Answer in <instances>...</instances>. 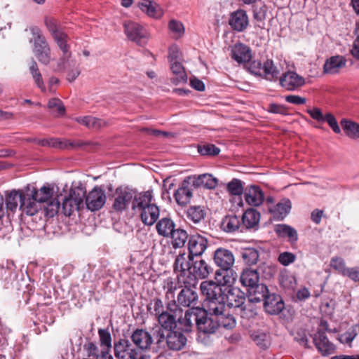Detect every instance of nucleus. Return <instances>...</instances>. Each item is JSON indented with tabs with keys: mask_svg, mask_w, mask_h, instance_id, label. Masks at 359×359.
<instances>
[{
	"mask_svg": "<svg viewBox=\"0 0 359 359\" xmlns=\"http://www.w3.org/2000/svg\"><path fill=\"white\" fill-rule=\"evenodd\" d=\"M221 226L224 231L233 233L242 228L241 220L236 215H228L223 219Z\"/></svg>",
	"mask_w": 359,
	"mask_h": 359,
	"instance_id": "ea45409f",
	"label": "nucleus"
},
{
	"mask_svg": "<svg viewBox=\"0 0 359 359\" xmlns=\"http://www.w3.org/2000/svg\"><path fill=\"white\" fill-rule=\"evenodd\" d=\"M284 302L280 296L269 293L264 300L265 311L271 315L280 313L284 309Z\"/></svg>",
	"mask_w": 359,
	"mask_h": 359,
	"instance_id": "5701e85b",
	"label": "nucleus"
},
{
	"mask_svg": "<svg viewBox=\"0 0 359 359\" xmlns=\"http://www.w3.org/2000/svg\"><path fill=\"white\" fill-rule=\"evenodd\" d=\"M29 69L37 87L40 88L42 92H45L46 88L43 81L42 75L36 62L34 59H32L29 63Z\"/></svg>",
	"mask_w": 359,
	"mask_h": 359,
	"instance_id": "c03bdc74",
	"label": "nucleus"
},
{
	"mask_svg": "<svg viewBox=\"0 0 359 359\" xmlns=\"http://www.w3.org/2000/svg\"><path fill=\"white\" fill-rule=\"evenodd\" d=\"M190 309L184 313L183 309L177 304L175 300H172L166 305V309L157 318L158 324L154 327H161L163 331H170L177 328V325L184 332H190Z\"/></svg>",
	"mask_w": 359,
	"mask_h": 359,
	"instance_id": "7ed1b4c3",
	"label": "nucleus"
},
{
	"mask_svg": "<svg viewBox=\"0 0 359 359\" xmlns=\"http://www.w3.org/2000/svg\"><path fill=\"white\" fill-rule=\"evenodd\" d=\"M100 344L104 346V350L101 351V357L107 358L109 353V350L111 348V337L109 331L100 329L98 331Z\"/></svg>",
	"mask_w": 359,
	"mask_h": 359,
	"instance_id": "de8ad7c7",
	"label": "nucleus"
},
{
	"mask_svg": "<svg viewBox=\"0 0 359 359\" xmlns=\"http://www.w3.org/2000/svg\"><path fill=\"white\" fill-rule=\"evenodd\" d=\"M291 208V201L288 198H284L276 205L269 207V210L274 218L283 220L290 213Z\"/></svg>",
	"mask_w": 359,
	"mask_h": 359,
	"instance_id": "c85d7f7f",
	"label": "nucleus"
},
{
	"mask_svg": "<svg viewBox=\"0 0 359 359\" xmlns=\"http://www.w3.org/2000/svg\"><path fill=\"white\" fill-rule=\"evenodd\" d=\"M45 25L48 31L50 32L53 38L55 37L56 35L57 36V34L64 32L62 29L59 28L57 21L53 18H46Z\"/></svg>",
	"mask_w": 359,
	"mask_h": 359,
	"instance_id": "5fc2aeb1",
	"label": "nucleus"
},
{
	"mask_svg": "<svg viewBox=\"0 0 359 359\" xmlns=\"http://www.w3.org/2000/svg\"><path fill=\"white\" fill-rule=\"evenodd\" d=\"M27 194H28L27 187L21 189L5 191L4 197L6 211L14 213L20 204V210L26 215L32 216L35 207L31 203Z\"/></svg>",
	"mask_w": 359,
	"mask_h": 359,
	"instance_id": "423d86ee",
	"label": "nucleus"
},
{
	"mask_svg": "<svg viewBox=\"0 0 359 359\" xmlns=\"http://www.w3.org/2000/svg\"><path fill=\"white\" fill-rule=\"evenodd\" d=\"M123 26L124 32L129 40L139 46H143L147 43L149 34L143 26L133 21L126 22Z\"/></svg>",
	"mask_w": 359,
	"mask_h": 359,
	"instance_id": "4468645a",
	"label": "nucleus"
},
{
	"mask_svg": "<svg viewBox=\"0 0 359 359\" xmlns=\"http://www.w3.org/2000/svg\"><path fill=\"white\" fill-rule=\"evenodd\" d=\"M330 265L332 269L344 276L347 273V271L349 269L346 267V264L344 259L339 257H332L330 260Z\"/></svg>",
	"mask_w": 359,
	"mask_h": 359,
	"instance_id": "603ef678",
	"label": "nucleus"
},
{
	"mask_svg": "<svg viewBox=\"0 0 359 359\" xmlns=\"http://www.w3.org/2000/svg\"><path fill=\"white\" fill-rule=\"evenodd\" d=\"M259 257V252L255 248H246L242 252V259L245 264L248 266L256 264Z\"/></svg>",
	"mask_w": 359,
	"mask_h": 359,
	"instance_id": "09e8293b",
	"label": "nucleus"
},
{
	"mask_svg": "<svg viewBox=\"0 0 359 359\" xmlns=\"http://www.w3.org/2000/svg\"><path fill=\"white\" fill-rule=\"evenodd\" d=\"M54 41L57 43L58 48L62 51V55L60 58L59 61L68 60L72 57V53L69 50L70 46L68 43L69 36L68 35L62 32V34L56 35L53 37Z\"/></svg>",
	"mask_w": 359,
	"mask_h": 359,
	"instance_id": "473e14b6",
	"label": "nucleus"
},
{
	"mask_svg": "<svg viewBox=\"0 0 359 359\" xmlns=\"http://www.w3.org/2000/svg\"><path fill=\"white\" fill-rule=\"evenodd\" d=\"M248 69L255 75L262 76L263 65L259 61H252L250 62Z\"/></svg>",
	"mask_w": 359,
	"mask_h": 359,
	"instance_id": "e2e57ef3",
	"label": "nucleus"
},
{
	"mask_svg": "<svg viewBox=\"0 0 359 359\" xmlns=\"http://www.w3.org/2000/svg\"><path fill=\"white\" fill-rule=\"evenodd\" d=\"M85 196L86 187L81 183L72 187L68 196L62 199L60 208L62 213L66 216H70L75 210L83 208Z\"/></svg>",
	"mask_w": 359,
	"mask_h": 359,
	"instance_id": "9d476101",
	"label": "nucleus"
},
{
	"mask_svg": "<svg viewBox=\"0 0 359 359\" xmlns=\"http://www.w3.org/2000/svg\"><path fill=\"white\" fill-rule=\"evenodd\" d=\"M135 214L139 215L144 225L151 226L158 219L160 210L155 203L151 190L135 195L131 206Z\"/></svg>",
	"mask_w": 359,
	"mask_h": 359,
	"instance_id": "20e7f679",
	"label": "nucleus"
},
{
	"mask_svg": "<svg viewBox=\"0 0 359 359\" xmlns=\"http://www.w3.org/2000/svg\"><path fill=\"white\" fill-rule=\"evenodd\" d=\"M274 231L279 237L287 238L290 243H295L298 240L297 231L290 225L277 224L275 226Z\"/></svg>",
	"mask_w": 359,
	"mask_h": 359,
	"instance_id": "72a5a7b5",
	"label": "nucleus"
},
{
	"mask_svg": "<svg viewBox=\"0 0 359 359\" xmlns=\"http://www.w3.org/2000/svg\"><path fill=\"white\" fill-rule=\"evenodd\" d=\"M345 276L348 277L354 282L359 283V266L349 268Z\"/></svg>",
	"mask_w": 359,
	"mask_h": 359,
	"instance_id": "338daca9",
	"label": "nucleus"
},
{
	"mask_svg": "<svg viewBox=\"0 0 359 359\" xmlns=\"http://www.w3.org/2000/svg\"><path fill=\"white\" fill-rule=\"evenodd\" d=\"M74 146V144L68 140L62 141L57 138L47 139L46 147L59 149H67L69 147H73Z\"/></svg>",
	"mask_w": 359,
	"mask_h": 359,
	"instance_id": "4d7b16f0",
	"label": "nucleus"
},
{
	"mask_svg": "<svg viewBox=\"0 0 359 359\" xmlns=\"http://www.w3.org/2000/svg\"><path fill=\"white\" fill-rule=\"evenodd\" d=\"M170 63V69L174 74V77L171 79L172 82L175 85L186 83L187 75L182 65L177 61Z\"/></svg>",
	"mask_w": 359,
	"mask_h": 359,
	"instance_id": "4c0bfd02",
	"label": "nucleus"
},
{
	"mask_svg": "<svg viewBox=\"0 0 359 359\" xmlns=\"http://www.w3.org/2000/svg\"><path fill=\"white\" fill-rule=\"evenodd\" d=\"M244 198L251 206H259L264 201V193L258 186H250L245 189Z\"/></svg>",
	"mask_w": 359,
	"mask_h": 359,
	"instance_id": "cd10ccee",
	"label": "nucleus"
},
{
	"mask_svg": "<svg viewBox=\"0 0 359 359\" xmlns=\"http://www.w3.org/2000/svg\"><path fill=\"white\" fill-rule=\"evenodd\" d=\"M48 108L55 116H63L65 113V108L62 101L57 98H51L48 103Z\"/></svg>",
	"mask_w": 359,
	"mask_h": 359,
	"instance_id": "3c124183",
	"label": "nucleus"
},
{
	"mask_svg": "<svg viewBox=\"0 0 359 359\" xmlns=\"http://www.w3.org/2000/svg\"><path fill=\"white\" fill-rule=\"evenodd\" d=\"M205 215V208L201 205L190 206L187 211V217L188 219L195 224H198L202 221L204 219Z\"/></svg>",
	"mask_w": 359,
	"mask_h": 359,
	"instance_id": "37998d69",
	"label": "nucleus"
},
{
	"mask_svg": "<svg viewBox=\"0 0 359 359\" xmlns=\"http://www.w3.org/2000/svg\"><path fill=\"white\" fill-rule=\"evenodd\" d=\"M156 229L160 236L168 238L175 229V224L170 218L163 217L157 222Z\"/></svg>",
	"mask_w": 359,
	"mask_h": 359,
	"instance_id": "c9c22d12",
	"label": "nucleus"
},
{
	"mask_svg": "<svg viewBox=\"0 0 359 359\" xmlns=\"http://www.w3.org/2000/svg\"><path fill=\"white\" fill-rule=\"evenodd\" d=\"M213 260L215 265L219 268V270L215 272L217 280L222 275V271L230 272L233 276L232 267L235 263V257L232 251L224 248H219L214 252Z\"/></svg>",
	"mask_w": 359,
	"mask_h": 359,
	"instance_id": "f8f14e48",
	"label": "nucleus"
},
{
	"mask_svg": "<svg viewBox=\"0 0 359 359\" xmlns=\"http://www.w3.org/2000/svg\"><path fill=\"white\" fill-rule=\"evenodd\" d=\"M285 100L289 103H292L297 105L304 104L306 102V98L295 95H290L286 96Z\"/></svg>",
	"mask_w": 359,
	"mask_h": 359,
	"instance_id": "0e129e2a",
	"label": "nucleus"
},
{
	"mask_svg": "<svg viewBox=\"0 0 359 359\" xmlns=\"http://www.w3.org/2000/svg\"><path fill=\"white\" fill-rule=\"evenodd\" d=\"M208 244V241L205 236L199 233L191 235L188 241L189 254L193 257L202 255L207 249Z\"/></svg>",
	"mask_w": 359,
	"mask_h": 359,
	"instance_id": "aec40b11",
	"label": "nucleus"
},
{
	"mask_svg": "<svg viewBox=\"0 0 359 359\" xmlns=\"http://www.w3.org/2000/svg\"><path fill=\"white\" fill-rule=\"evenodd\" d=\"M170 237H171L172 239L171 243L172 247L176 249L182 248L185 245L188 239V234L184 229H175Z\"/></svg>",
	"mask_w": 359,
	"mask_h": 359,
	"instance_id": "a18cd8bd",
	"label": "nucleus"
},
{
	"mask_svg": "<svg viewBox=\"0 0 359 359\" xmlns=\"http://www.w3.org/2000/svg\"><path fill=\"white\" fill-rule=\"evenodd\" d=\"M184 288L177 295V305L184 307L196 308L195 306L198 304V296L196 291V285L183 284Z\"/></svg>",
	"mask_w": 359,
	"mask_h": 359,
	"instance_id": "a211bd4d",
	"label": "nucleus"
},
{
	"mask_svg": "<svg viewBox=\"0 0 359 359\" xmlns=\"http://www.w3.org/2000/svg\"><path fill=\"white\" fill-rule=\"evenodd\" d=\"M192 183L188 177L182 182L180 187L174 194L175 198L178 205L181 206L187 205L193 196Z\"/></svg>",
	"mask_w": 359,
	"mask_h": 359,
	"instance_id": "412c9836",
	"label": "nucleus"
},
{
	"mask_svg": "<svg viewBox=\"0 0 359 359\" xmlns=\"http://www.w3.org/2000/svg\"><path fill=\"white\" fill-rule=\"evenodd\" d=\"M306 112L310 115V116L320 123L325 122V115L323 114L321 109L318 107H313L308 109Z\"/></svg>",
	"mask_w": 359,
	"mask_h": 359,
	"instance_id": "052dcab7",
	"label": "nucleus"
},
{
	"mask_svg": "<svg viewBox=\"0 0 359 359\" xmlns=\"http://www.w3.org/2000/svg\"><path fill=\"white\" fill-rule=\"evenodd\" d=\"M192 183L193 188L203 187L208 189H213L218 184V180L211 174L205 173L188 176Z\"/></svg>",
	"mask_w": 359,
	"mask_h": 359,
	"instance_id": "4be33fe9",
	"label": "nucleus"
},
{
	"mask_svg": "<svg viewBox=\"0 0 359 359\" xmlns=\"http://www.w3.org/2000/svg\"><path fill=\"white\" fill-rule=\"evenodd\" d=\"M85 205L88 210L97 211L101 209L106 203L105 191L100 187H95L88 194L86 193Z\"/></svg>",
	"mask_w": 359,
	"mask_h": 359,
	"instance_id": "f3484780",
	"label": "nucleus"
},
{
	"mask_svg": "<svg viewBox=\"0 0 359 359\" xmlns=\"http://www.w3.org/2000/svg\"><path fill=\"white\" fill-rule=\"evenodd\" d=\"M325 121L327 123V124L335 133L339 134L341 133V129L338 125V123L335 117L332 114L327 113L326 114H325Z\"/></svg>",
	"mask_w": 359,
	"mask_h": 359,
	"instance_id": "bf43d9fd",
	"label": "nucleus"
},
{
	"mask_svg": "<svg viewBox=\"0 0 359 359\" xmlns=\"http://www.w3.org/2000/svg\"><path fill=\"white\" fill-rule=\"evenodd\" d=\"M269 111L275 114H285L287 113V108L283 105L277 104H271L269 105Z\"/></svg>",
	"mask_w": 359,
	"mask_h": 359,
	"instance_id": "774afa93",
	"label": "nucleus"
},
{
	"mask_svg": "<svg viewBox=\"0 0 359 359\" xmlns=\"http://www.w3.org/2000/svg\"><path fill=\"white\" fill-rule=\"evenodd\" d=\"M313 342L323 355H328L334 353V346L327 338L325 332L319 330L313 337Z\"/></svg>",
	"mask_w": 359,
	"mask_h": 359,
	"instance_id": "393cba45",
	"label": "nucleus"
},
{
	"mask_svg": "<svg viewBox=\"0 0 359 359\" xmlns=\"http://www.w3.org/2000/svg\"><path fill=\"white\" fill-rule=\"evenodd\" d=\"M231 57L238 63L249 62L251 59L250 49L243 43H237L231 49Z\"/></svg>",
	"mask_w": 359,
	"mask_h": 359,
	"instance_id": "c756f323",
	"label": "nucleus"
},
{
	"mask_svg": "<svg viewBox=\"0 0 359 359\" xmlns=\"http://www.w3.org/2000/svg\"><path fill=\"white\" fill-rule=\"evenodd\" d=\"M211 267L203 259L193 261L191 273L195 276V285L197 283V278H205L208 276Z\"/></svg>",
	"mask_w": 359,
	"mask_h": 359,
	"instance_id": "2f4dec72",
	"label": "nucleus"
},
{
	"mask_svg": "<svg viewBox=\"0 0 359 359\" xmlns=\"http://www.w3.org/2000/svg\"><path fill=\"white\" fill-rule=\"evenodd\" d=\"M154 303V315L158 318L161 313H164L165 310H164L163 302L158 298H156L153 300Z\"/></svg>",
	"mask_w": 359,
	"mask_h": 359,
	"instance_id": "69168bd1",
	"label": "nucleus"
},
{
	"mask_svg": "<svg viewBox=\"0 0 359 359\" xmlns=\"http://www.w3.org/2000/svg\"><path fill=\"white\" fill-rule=\"evenodd\" d=\"M346 60L342 55L332 56L327 59L323 65V72L327 74H334L346 65Z\"/></svg>",
	"mask_w": 359,
	"mask_h": 359,
	"instance_id": "a878e982",
	"label": "nucleus"
},
{
	"mask_svg": "<svg viewBox=\"0 0 359 359\" xmlns=\"http://www.w3.org/2000/svg\"><path fill=\"white\" fill-rule=\"evenodd\" d=\"M57 69L60 72L67 71V80L70 83L74 81L81 74V70L76 60L71 58L64 62L59 61Z\"/></svg>",
	"mask_w": 359,
	"mask_h": 359,
	"instance_id": "b1692460",
	"label": "nucleus"
},
{
	"mask_svg": "<svg viewBox=\"0 0 359 359\" xmlns=\"http://www.w3.org/2000/svg\"><path fill=\"white\" fill-rule=\"evenodd\" d=\"M193 257L189 254L180 253L175 258L173 270L179 283L195 285V276L191 273Z\"/></svg>",
	"mask_w": 359,
	"mask_h": 359,
	"instance_id": "1a4fd4ad",
	"label": "nucleus"
},
{
	"mask_svg": "<svg viewBox=\"0 0 359 359\" xmlns=\"http://www.w3.org/2000/svg\"><path fill=\"white\" fill-rule=\"evenodd\" d=\"M26 187L28 194L27 196L35 207L32 216L35 215L42 208L48 217H53L58 213L60 210V201L58 195H55L53 186L45 184L39 189L29 184Z\"/></svg>",
	"mask_w": 359,
	"mask_h": 359,
	"instance_id": "f03ea898",
	"label": "nucleus"
},
{
	"mask_svg": "<svg viewBox=\"0 0 359 359\" xmlns=\"http://www.w3.org/2000/svg\"><path fill=\"white\" fill-rule=\"evenodd\" d=\"M231 277L224 275L217 282L205 280L201 283L200 289L205 299L210 303H219L230 308L240 309L241 317L247 316V306L245 304V294L238 287H232Z\"/></svg>",
	"mask_w": 359,
	"mask_h": 359,
	"instance_id": "f257e3e1",
	"label": "nucleus"
},
{
	"mask_svg": "<svg viewBox=\"0 0 359 359\" xmlns=\"http://www.w3.org/2000/svg\"><path fill=\"white\" fill-rule=\"evenodd\" d=\"M279 283L285 290H293L297 285L295 277L288 273H283L279 276Z\"/></svg>",
	"mask_w": 359,
	"mask_h": 359,
	"instance_id": "8fccbe9b",
	"label": "nucleus"
},
{
	"mask_svg": "<svg viewBox=\"0 0 359 359\" xmlns=\"http://www.w3.org/2000/svg\"><path fill=\"white\" fill-rule=\"evenodd\" d=\"M156 353L164 352L167 349L178 351L182 350L187 342L186 336L180 331L171 330L163 331L161 327L156 333Z\"/></svg>",
	"mask_w": 359,
	"mask_h": 359,
	"instance_id": "39448f33",
	"label": "nucleus"
},
{
	"mask_svg": "<svg viewBox=\"0 0 359 359\" xmlns=\"http://www.w3.org/2000/svg\"><path fill=\"white\" fill-rule=\"evenodd\" d=\"M280 86L287 90H296L305 84V79L295 72L289 71L279 79Z\"/></svg>",
	"mask_w": 359,
	"mask_h": 359,
	"instance_id": "6ab92c4d",
	"label": "nucleus"
},
{
	"mask_svg": "<svg viewBox=\"0 0 359 359\" xmlns=\"http://www.w3.org/2000/svg\"><path fill=\"white\" fill-rule=\"evenodd\" d=\"M114 353L116 357L121 359H144L139 349L134 347L127 339H121L114 344Z\"/></svg>",
	"mask_w": 359,
	"mask_h": 359,
	"instance_id": "dca6fc26",
	"label": "nucleus"
},
{
	"mask_svg": "<svg viewBox=\"0 0 359 359\" xmlns=\"http://www.w3.org/2000/svg\"><path fill=\"white\" fill-rule=\"evenodd\" d=\"M295 260V255L292 252H284L280 253L278 256V261L283 266H287L294 262Z\"/></svg>",
	"mask_w": 359,
	"mask_h": 359,
	"instance_id": "680f3d73",
	"label": "nucleus"
},
{
	"mask_svg": "<svg viewBox=\"0 0 359 359\" xmlns=\"http://www.w3.org/2000/svg\"><path fill=\"white\" fill-rule=\"evenodd\" d=\"M280 74L279 69L274 65L273 60H266L263 64L262 76L267 80L272 81L278 79Z\"/></svg>",
	"mask_w": 359,
	"mask_h": 359,
	"instance_id": "49530a36",
	"label": "nucleus"
},
{
	"mask_svg": "<svg viewBox=\"0 0 359 359\" xmlns=\"http://www.w3.org/2000/svg\"><path fill=\"white\" fill-rule=\"evenodd\" d=\"M260 218L259 213L255 209H248L243 215L241 220L242 228L252 229L257 226Z\"/></svg>",
	"mask_w": 359,
	"mask_h": 359,
	"instance_id": "f704fd0d",
	"label": "nucleus"
},
{
	"mask_svg": "<svg viewBox=\"0 0 359 359\" xmlns=\"http://www.w3.org/2000/svg\"><path fill=\"white\" fill-rule=\"evenodd\" d=\"M340 124L347 137L352 140L359 138V124L358 123L343 118L341 120Z\"/></svg>",
	"mask_w": 359,
	"mask_h": 359,
	"instance_id": "58836bf2",
	"label": "nucleus"
},
{
	"mask_svg": "<svg viewBox=\"0 0 359 359\" xmlns=\"http://www.w3.org/2000/svg\"><path fill=\"white\" fill-rule=\"evenodd\" d=\"M208 312L215 314L218 324V328L223 327L226 329H232L236 326V320L234 317L226 309V306L219 302H208Z\"/></svg>",
	"mask_w": 359,
	"mask_h": 359,
	"instance_id": "ddd939ff",
	"label": "nucleus"
},
{
	"mask_svg": "<svg viewBox=\"0 0 359 359\" xmlns=\"http://www.w3.org/2000/svg\"><path fill=\"white\" fill-rule=\"evenodd\" d=\"M229 25L237 32H242L248 25V18L243 10H238L231 13L229 19Z\"/></svg>",
	"mask_w": 359,
	"mask_h": 359,
	"instance_id": "bb28decb",
	"label": "nucleus"
},
{
	"mask_svg": "<svg viewBox=\"0 0 359 359\" xmlns=\"http://www.w3.org/2000/svg\"><path fill=\"white\" fill-rule=\"evenodd\" d=\"M31 32L32 38L30 39V43H33L34 55L39 62L48 65L51 60V50L45 36L36 27L31 28Z\"/></svg>",
	"mask_w": 359,
	"mask_h": 359,
	"instance_id": "9b49d317",
	"label": "nucleus"
},
{
	"mask_svg": "<svg viewBox=\"0 0 359 359\" xmlns=\"http://www.w3.org/2000/svg\"><path fill=\"white\" fill-rule=\"evenodd\" d=\"M190 331L195 322L198 331L203 334H214L218 329V324L215 314H209L203 309L197 307L190 309Z\"/></svg>",
	"mask_w": 359,
	"mask_h": 359,
	"instance_id": "0eeeda50",
	"label": "nucleus"
},
{
	"mask_svg": "<svg viewBox=\"0 0 359 359\" xmlns=\"http://www.w3.org/2000/svg\"><path fill=\"white\" fill-rule=\"evenodd\" d=\"M135 198L131 190L126 187H118L112 195V210L117 213L125 211Z\"/></svg>",
	"mask_w": 359,
	"mask_h": 359,
	"instance_id": "2eb2a0df",
	"label": "nucleus"
},
{
	"mask_svg": "<svg viewBox=\"0 0 359 359\" xmlns=\"http://www.w3.org/2000/svg\"><path fill=\"white\" fill-rule=\"evenodd\" d=\"M227 190L234 196H239L243 192L242 182L238 179H233L227 184Z\"/></svg>",
	"mask_w": 359,
	"mask_h": 359,
	"instance_id": "6e6d98bb",
	"label": "nucleus"
},
{
	"mask_svg": "<svg viewBox=\"0 0 359 359\" xmlns=\"http://www.w3.org/2000/svg\"><path fill=\"white\" fill-rule=\"evenodd\" d=\"M140 8L142 11L152 18H158L163 15V11L160 6L149 0H143V1L140 4Z\"/></svg>",
	"mask_w": 359,
	"mask_h": 359,
	"instance_id": "a19ab883",
	"label": "nucleus"
},
{
	"mask_svg": "<svg viewBox=\"0 0 359 359\" xmlns=\"http://www.w3.org/2000/svg\"><path fill=\"white\" fill-rule=\"evenodd\" d=\"M168 27L175 39L181 37L184 33V28L182 22L176 20L169 22Z\"/></svg>",
	"mask_w": 359,
	"mask_h": 359,
	"instance_id": "864d4df0",
	"label": "nucleus"
},
{
	"mask_svg": "<svg viewBox=\"0 0 359 359\" xmlns=\"http://www.w3.org/2000/svg\"><path fill=\"white\" fill-rule=\"evenodd\" d=\"M76 121L79 123L93 129H100L107 126V122L104 120L90 116L77 117Z\"/></svg>",
	"mask_w": 359,
	"mask_h": 359,
	"instance_id": "79ce46f5",
	"label": "nucleus"
},
{
	"mask_svg": "<svg viewBox=\"0 0 359 359\" xmlns=\"http://www.w3.org/2000/svg\"><path fill=\"white\" fill-rule=\"evenodd\" d=\"M198 152L203 156H215L217 155L220 149L215 145L212 144H208L198 147Z\"/></svg>",
	"mask_w": 359,
	"mask_h": 359,
	"instance_id": "13d9d810",
	"label": "nucleus"
},
{
	"mask_svg": "<svg viewBox=\"0 0 359 359\" xmlns=\"http://www.w3.org/2000/svg\"><path fill=\"white\" fill-rule=\"evenodd\" d=\"M159 327H152L149 330L137 328L135 330L130 339L136 347L142 351L152 349L156 353V333L159 332Z\"/></svg>",
	"mask_w": 359,
	"mask_h": 359,
	"instance_id": "6e6552de",
	"label": "nucleus"
},
{
	"mask_svg": "<svg viewBox=\"0 0 359 359\" xmlns=\"http://www.w3.org/2000/svg\"><path fill=\"white\" fill-rule=\"evenodd\" d=\"M240 280L243 286L250 288L258 284L259 276L257 270L245 269L241 275Z\"/></svg>",
	"mask_w": 359,
	"mask_h": 359,
	"instance_id": "e433bc0d",
	"label": "nucleus"
},
{
	"mask_svg": "<svg viewBox=\"0 0 359 359\" xmlns=\"http://www.w3.org/2000/svg\"><path fill=\"white\" fill-rule=\"evenodd\" d=\"M249 302L257 303L265 299L268 295L269 290L264 284H257L248 289Z\"/></svg>",
	"mask_w": 359,
	"mask_h": 359,
	"instance_id": "7c9ffc66",
	"label": "nucleus"
}]
</instances>
